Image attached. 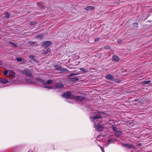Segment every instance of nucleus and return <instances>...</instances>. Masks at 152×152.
Returning <instances> with one entry per match:
<instances>
[{
    "mask_svg": "<svg viewBox=\"0 0 152 152\" xmlns=\"http://www.w3.org/2000/svg\"><path fill=\"white\" fill-rule=\"evenodd\" d=\"M70 80L72 81H77L79 79L77 77L72 78L70 79Z\"/></svg>",
    "mask_w": 152,
    "mask_h": 152,
    "instance_id": "nucleus-21",
    "label": "nucleus"
},
{
    "mask_svg": "<svg viewBox=\"0 0 152 152\" xmlns=\"http://www.w3.org/2000/svg\"><path fill=\"white\" fill-rule=\"evenodd\" d=\"M22 73L26 76L29 77H31L32 76L30 70L28 69H26L23 70L22 72Z\"/></svg>",
    "mask_w": 152,
    "mask_h": 152,
    "instance_id": "nucleus-2",
    "label": "nucleus"
},
{
    "mask_svg": "<svg viewBox=\"0 0 152 152\" xmlns=\"http://www.w3.org/2000/svg\"><path fill=\"white\" fill-rule=\"evenodd\" d=\"M99 146L100 147L101 149V150L103 152H104V148H102V147H101L99 145Z\"/></svg>",
    "mask_w": 152,
    "mask_h": 152,
    "instance_id": "nucleus-39",
    "label": "nucleus"
},
{
    "mask_svg": "<svg viewBox=\"0 0 152 152\" xmlns=\"http://www.w3.org/2000/svg\"><path fill=\"white\" fill-rule=\"evenodd\" d=\"M94 9V7L91 6H89L87 7L86 8H85V10L86 11H89L90 10H93Z\"/></svg>",
    "mask_w": 152,
    "mask_h": 152,
    "instance_id": "nucleus-16",
    "label": "nucleus"
},
{
    "mask_svg": "<svg viewBox=\"0 0 152 152\" xmlns=\"http://www.w3.org/2000/svg\"><path fill=\"white\" fill-rule=\"evenodd\" d=\"M107 142V141H105V143H106Z\"/></svg>",
    "mask_w": 152,
    "mask_h": 152,
    "instance_id": "nucleus-44",
    "label": "nucleus"
},
{
    "mask_svg": "<svg viewBox=\"0 0 152 152\" xmlns=\"http://www.w3.org/2000/svg\"><path fill=\"white\" fill-rule=\"evenodd\" d=\"M31 78L29 79H27L25 78V80H26L27 83H36V82H35V80L33 78V77H30Z\"/></svg>",
    "mask_w": 152,
    "mask_h": 152,
    "instance_id": "nucleus-7",
    "label": "nucleus"
},
{
    "mask_svg": "<svg viewBox=\"0 0 152 152\" xmlns=\"http://www.w3.org/2000/svg\"><path fill=\"white\" fill-rule=\"evenodd\" d=\"M123 146L125 148H127L128 149L133 148V149H135L136 148L131 144L124 143V144Z\"/></svg>",
    "mask_w": 152,
    "mask_h": 152,
    "instance_id": "nucleus-6",
    "label": "nucleus"
},
{
    "mask_svg": "<svg viewBox=\"0 0 152 152\" xmlns=\"http://www.w3.org/2000/svg\"><path fill=\"white\" fill-rule=\"evenodd\" d=\"M10 44L13 46H15V47H17V45L16 44L13 43V42H10Z\"/></svg>",
    "mask_w": 152,
    "mask_h": 152,
    "instance_id": "nucleus-33",
    "label": "nucleus"
},
{
    "mask_svg": "<svg viewBox=\"0 0 152 152\" xmlns=\"http://www.w3.org/2000/svg\"><path fill=\"white\" fill-rule=\"evenodd\" d=\"M151 82V81L150 80L145 81L142 82V85H146L147 84H148L150 83Z\"/></svg>",
    "mask_w": 152,
    "mask_h": 152,
    "instance_id": "nucleus-17",
    "label": "nucleus"
},
{
    "mask_svg": "<svg viewBox=\"0 0 152 152\" xmlns=\"http://www.w3.org/2000/svg\"><path fill=\"white\" fill-rule=\"evenodd\" d=\"M2 65V63L1 61L0 60V66H1Z\"/></svg>",
    "mask_w": 152,
    "mask_h": 152,
    "instance_id": "nucleus-41",
    "label": "nucleus"
},
{
    "mask_svg": "<svg viewBox=\"0 0 152 152\" xmlns=\"http://www.w3.org/2000/svg\"><path fill=\"white\" fill-rule=\"evenodd\" d=\"M37 38H38L40 39H42L43 37V34H40L37 36L36 37Z\"/></svg>",
    "mask_w": 152,
    "mask_h": 152,
    "instance_id": "nucleus-18",
    "label": "nucleus"
},
{
    "mask_svg": "<svg viewBox=\"0 0 152 152\" xmlns=\"http://www.w3.org/2000/svg\"><path fill=\"white\" fill-rule=\"evenodd\" d=\"M37 43L35 42H33L32 41H28L27 44L28 45H35Z\"/></svg>",
    "mask_w": 152,
    "mask_h": 152,
    "instance_id": "nucleus-19",
    "label": "nucleus"
},
{
    "mask_svg": "<svg viewBox=\"0 0 152 152\" xmlns=\"http://www.w3.org/2000/svg\"><path fill=\"white\" fill-rule=\"evenodd\" d=\"M29 58L31 59H33L34 58V56L32 55H30L29 56Z\"/></svg>",
    "mask_w": 152,
    "mask_h": 152,
    "instance_id": "nucleus-32",
    "label": "nucleus"
},
{
    "mask_svg": "<svg viewBox=\"0 0 152 152\" xmlns=\"http://www.w3.org/2000/svg\"><path fill=\"white\" fill-rule=\"evenodd\" d=\"M35 80H36L39 82L41 83L43 85H45L46 84L45 81L42 80L40 78H37L36 79H35Z\"/></svg>",
    "mask_w": 152,
    "mask_h": 152,
    "instance_id": "nucleus-14",
    "label": "nucleus"
},
{
    "mask_svg": "<svg viewBox=\"0 0 152 152\" xmlns=\"http://www.w3.org/2000/svg\"><path fill=\"white\" fill-rule=\"evenodd\" d=\"M55 86L58 88H62L64 87V85L61 83H58L56 84Z\"/></svg>",
    "mask_w": 152,
    "mask_h": 152,
    "instance_id": "nucleus-10",
    "label": "nucleus"
},
{
    "mask_svg": "<svg viewBox=\"0 0 152 152\" xmlns=\"http://www.w3.org/2000/svg\"><path fill=\"white\" fill-rule=\"evenodd\" d=\"M137 145L139 146H141L142 145V144L141 143H139Z\"/></svg>",
    "mask_w": 152,
    "mask_h": 152,
    "instance_id": "nucleus-40",
    "label": "nucleus"
},
{
    "mask_svg": "<svg viewBox=\"0 0 152 152\" xmlns=\"http://www.w3.org/2000/svg\"><path fill=\"white\" fill-rule=\"evenodd\" d=\"M105 78L107 80L111 81H113L114 77L112 75L110 74H108L106 75L105 77Z\"/></svg>",
    "mask_w": 152,
    "mask_h": 152,
    "instance_id": "nucleus-8",
    "label": "nucleus"
},
{
    "mask_svg": "<svg viewBox=\"0 0 152 152\" xmlns=\"http://www.w3.org/2000/svg\"><path fill=\"white\" fill-rule=\"evenodd\" d=\"M52 44V42L50 41H44L42 43V46L45 48L50 46Z\"/></svg>",
    "mask_w": 152,
    "mask_h": 152,
    "instance_id": "nucleus-4",
    "label": "nucleus"
},
{
    "mask_svg": "<svg viewBox=\"0 0 152 152\" xmlns=\"http://www.w3.org/2000/svg\"><path fill=\"white\" fill-rule=\"evenodd\" d=\"M0 81L3 84H5L9 82H10V81L8 80L6 78H0Z\"/></svg>",
    "mask_w": 152,
    "mask_h": 152,
    "instance_id": "nucleus-11",
    "label": "nucleus"
},
{
    "mask_svg": "<svg viewBox=\"0 0 152 152\" xmlns=\"http://www.w3.org/2000/svg\"><path fill=\"white\" fill-rule=\"evenodd\" d=\"M45 88H48V89H51L52 88V87L50 86H45L44 87Z\"/></svg>",
    "mask_w": 152,
    "mask_h": 152,
    "instance_id": "nucleus-31",
    "label": "nucleus"
},
{
    "mask_svg": "<svg viewBox=\"0 0 152 152\" xmlns=\"http://www.w3.org/2000/svg\"><path fill=\"white\" fill-rule=\"evenodd\" d=\"M100 39L99 38H97L95 39V42H96L99 41Z\"/></svg>",
    "mask_w": 152,
    "mask_h": 152,
    "instance_id": "nucleus-37",
    "label": "nucleus"
},
{
    "mask_svg": "<svg viewBox=\"0 0 152 152\" xmlns=\"http://www.w3.org/2000/svg\"><path fill=\"white\" fill-rule=\"evenodd\" d=\"M61 96L66 99L70 98L72 97L71 92L69 91L62 94Z\"/></svg>",
    "mask_w": 152,
    "mask_h": 152,
    "instance_id": "nucleus-5",
    "label": "nucleus"
},
{
    "mask_svg": "<svg viewBox=\"0 0 152 152\" xmlns=\"http://www.w3.org/2000/svg\"><path fill=\"white\" fill-rule=\"evenodd\" d=\"M36 22H30V25L31 26H33V25L36 24Z\"/></svg>",
    "mask_w": 152,
    "mask_h": 152,
    "instance_id": "nucleus-36",
    "label": "nucleus"
},
{
    "mask_svg": "<svg viewBox=\"0 0 152 152\" xmlns=\"http://www.w3.org/2000/svg\"><path fill=\"white\" fill-rule=\"evenodd\" d=\"M138 100V99H135L134 100V102H137Z\"/></svg>",
    "mask_w": 152,
    "mask_h": 152,
    "instance_id": "nucleus-43",
    "label": "nucleus"
},
{
    "mask_svg": "<svg viewBox=\"0 0 152 152\" xmlns=\"http://www.w3.org/2000/svg\"><path fill=\"white\" fill-rule=\"evenodd\" d=\"M112 140H111L110 139H109V140H107V143L108 144H110V142H112Z\"/></svg>",
    "mask_w": 152,
    "mask_h": 152,
    "instance_id": "nucleus-38",
    "label": "nucleus"
},
{
    "mask_svg": "<svg viewBox=\"0 0 152 152\" xmlns=\"http://www.w3.org/2000/svg\"><path fill=\"white\" fill-rule=\"evenodd\" d=\"M56 67L57 68H59L60 67V66L58 65H56Z\"/></svg>",
    "mask_w": 152,
    "mask_h": 152,
    "instance_id": "nucleus-42",
    "label": "nucleus"
},
{
    "mask_svg": "<svg viewBox=\"0 0 152 152\" xmlns=\"http://www.w3.org/2000/svg\"><path fill=\"white\" fill-rule=\"evenodd\" d=\"M53 80H51L49 79L47 81L46 83H45L46 84H49L52 83H53Z\"/></svg>",
    "mask_w": 152,
    "mask_h": 152,
    "instance_id": "nucleus-22",
    "label": "nucleus"
},
{
    "mask_svg": "<svg viewBox=\"0 0 152 152\" xmlns=\"http://www.w3.org/2000/svg\"><path fill=\"white\" fill-rule=\"evenodd\" d=\"M61 71L63 72H68L69 70L66 68H63L61 69Z\"/></svg>",
    "mask_w": 152,
    "mask_h": 152,
    "instance_id": "nucleus-24",
    "label": "nucleus"
},
{
    "mask_svg": "<svg viewBox=\"0 0 152 152\" xmlns=\"http://www.w3.org/2000/svg\"><path fill=\"white\" fill-rule=\"evenodd\" d=\"M133 27L134 28H137L138 26V23L137 22H135L133 23Z\"/></svg>",
    "mask_w": 152,
    "mask_h": 152,
    "instance_id": "nucleus-23",
    "label": "nucleus"
},
{
    "mask_svg": "<svg viewBox=\"0 0 152 152\" xmlns=\"http://www.w3.org/2000/svg\"><path fill=\"white\" fill-rule=\"evenodd\" d=\"M97 138L98 139L99 138V140H103L104 138V136L102 135H100L99 136V137H98Z\"/></svg>",
    "mask_w": 152,
    "mask_h": 152,
    "instance_id": "nucleus-28",
    "label": "nucleus"
},
{
    "mask_svg": "<svg viewBox=\"0 0 152 152\" xmlns=\"http://www.w3.org/2000/svg\"><path fill=\"white\" fill-rule=\"evenodd\" d=\"M75 99L80 101H82L85 98L82 96H76L75 97Z\"/></svg>",
    "mask_w": 152,
    "mask_h": 152,
    "instance_id": "nucleus-12",
    "label": "nucleus"
},
{
    "mask_svg": "<svg viewBox=\"0 0 152 152\" xmlns=\"http://www.w3.org/2000/svg\"><path fill=\"white\" fill-rule=\"evenodd\" d=\"M77 75V73H71V74H70L68 75V77H72L74 75Z\"/></svg>",
    "mask_w": 152,
    "mask_h": 152,
    "instance_id": "nucleus-27",
    "label": "nucleus"
},
{
    "mask_svg": "<svg viewBox=\"0 0 152 152\" xmlns=\"http://www.w3.org/2000/svg\"><path fill=\"white\" fill-rule=\"evenodd\" d=\"M50 50L48 48L44 52V53L45 54H46L47 53H49L50 52Z\"/></svg>",
    "mask_w": 152,
    "mask_h": 152,
    "instance_id": "nucleus-25",
    "label": "nucleus"
},
{
    "mask_svg": "<svg viewBox=\"0 0 152 152\" xmlns=\"http://www.w3.org/2000/svg\"><path fill=\"white\" fill-rule=\"evenodd\" d=\"M105 49L111 50V47L109 46H105Z\"/></svg>",
    "mask_w": 152,
    "mask_h": 152,
    "instance_id": "nucleus-29",
    "label": "nucleus"
},
{
    "mask_svg": "<svg viewBox=\"0 0 152 152\" xmlns=\"http://www.w3.org/2000/svg\"><path fill=\"white\" fill-rule=\"evenodd\" d=\"M104 115V113L103 112H98L96 115L90 117V120L91 121L94 122L96 120L102 118V115Z\"/></svg>",
    "mask_w": 152,
    "mask_h": 152,
    "instance_id": "nucleus-1",
    "label": "nucleus"
},
{
    "mask_svg": "<svg viewBox=\"0 0 152 152\" xmlns=\"http://www.w3.org/2000/svg\"><path fill=\"white\" fill-rule=\"evenodd\" d=\"M9 75L12 78H14L15 75V73L12 71L10 70L8 72Z\"/></svg>",
    "mask_w": 152,
    "mask_h": 152,
    "instance_id": "nucleus-13",
    "label": "nucleus"
},
{
    "mask_svg": "<svg viewBox=\"0 0 152 152\" xmlns=\"http://www.w3.org/2000/svg\"><path fill=\"white\" fill-rule=\"evenodd\" d=\"M17 61L20 62L22 61V58L21 57H17L16 58Z\"/></svg>",
    "mask_w": 152,
    "mask_h": 152,
    "instance_id": "nucleus-26",
    "label": "nucleus"
},
{
    "mask_svg": "<svg viewBox=\"0 0 152 152\" xmlns=\"http://www.w3.org/2000/svg\"><path fill=\"white\" fill-rule=\"evenodd\" d=\"M112 129H113V131L114 132H117L118 133L117 134H116V136L117 137H119V134L121 132L120 131H118L117 129L114 126H112Z\"/></svg>",
    "mask_w": 152,
    "mask_h": 152,
    "instance_id": "nucleus-9",
    "label": "nucleus"
},
{
    "mask_svg": "<svg viewBox=\"0 0 152 152\" xmlns=\"http://www.w3.org/2000/svg\"><path fill=\"white\" fill-rule=\"evenodd\" d=\"M94 127L96 128V129L98 131H101L104 129V127L100 123L98 124L97 125L95 123H94Z\"/></svg>",
    "mask_w": 152,
    "mask_h": 152,
    "instance_id": "nucleus-3",
    "label": "nucleus"
},
{
    "mask_svg": "<svg viewBox=\"0 0 152 152\" xmlns=\"http://www.w3.org/2000/svg\"><path fill=\"white\" fill-rule=\"evenodd\" d=\"M12 83H13L14 82V81H13L12 82Z\"/></svg>",
    "mask_w": 152,
    "mask_h": 152,
    "instance_id": "nucleus-45",
    "label": "nucleus"
},
{
    "mask_svg": "<svg viewBox=\"0 0 152 152\" xmlns=\"http://www.w3.org/2000/svg\"><path fill=\"white\" fill-rule=\"evenodd\" d=\"M117 42L120 45L122 44L123 43L122 39H117Z\"/></svg>",
    "mask_w": 152,
    "mask_h": 152,
    "instance_id": "nucleus-20",
    "label": "nucleus"
},
{
    "mask_svg": "<svg viewBox=\"0 0 152 152\" xmlns=\"http://www.w3.org/2000/svg\"><path fill=\"white\" fill-rule=\"evenodd\" d=\"M113 61H118L119 60V58L116 55H114L113 56Z\"/></svg>",
    "mask_w": 152,
    "mask_h": 152,
    "instance_id": "nucleus-15",
    "label": "nucleus"
},
{
    "mask_svg": "<svg viewBox=\"0 0 152 152\" xmlns=\"http://www.w3.org/2000/svg\"><path fill=\"white\" fill-rule=\"evenodd\" d=\"M10 14L8 13H7L6 14L5 18H8L10 16Z\"/></svg>",
    "mask_w": 152,
    "mask_h": 152,
    "instance_id": "nucleus-34",
    "label": "nucleus"
},
{
    "mask_svg": "<svg viewBox=\"0 0 152 152\" xmlns=\"http://www.w3.org/2000/svg\"><path fill=\"white\" fill-rule=\"evenodd\" d=\"M7 73L8 71L7 70H5L3 72V74L5 75H6L7 74Z\"/></svg>",
    "mask_w": 152,
    "mask_h": 152,
    "instance_id": "nucleus-35",
    "label": "nucleus"
},
{
    "mask_svg": "<svg viewBox=\"0 0 152 152\" xmlns=\"http://www.w3.org/2000/svg\"><path fill=\"white\" fill-rule=\"evenodd\" d=\"M80 70H81V71L84 72H86L87 71L86 70V69H85L84 68H80Z\"/></svg>",
    "mask_w": 152,
    "mask_h": 152,
    "instance_id": "nucleus-30",
    "label": "nucleus"
}]
</instances>
